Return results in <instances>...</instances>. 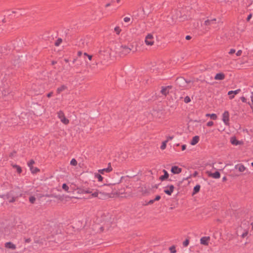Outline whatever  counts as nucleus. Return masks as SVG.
<instances>
[{"mask_svg": "<svg viewBox=\"0 0 253 253\" xmlns=\"http://www.w3.org/2000/svg\"><path fill=\"white\" fill-rule=\"evenodd\" d=\"M79 192L81 194H90L91 198L98 197L99 194L102 193L98 190V189H94L91 188H83L79 190Z\"/></svg>", "mask_w": 253, "mask_h": 253, "instance_id": "f257e3e1", "label": "nucleus"}, {"mask_svg": "<svg viewBox=\"0 0 253 253\" xmlns=\"http://www.w3.org/2000/svg\"><path fill=\"white\" fill-rule=\"evenodd\" d=\"M191 83L190 80L187 81L183 77L177 78L175 81V84L177 86H179L181 89L189 88V84Z\"/></svg>", "mask_w": 253, "mask_h": 253, "instance_id": "f03ea898", "label": "nucleus"}, {"mask_svg": "<svg viewBox=\"0 0 253 253\" xmlns=\"http://www.w3.org/2000/svg\"><path fill=\"white\" fill-rule=\"evenodd\" d=\"M98 190L102 193L101 194H99L98 197L99 198L101 199L105 196H108L110 192H112V188L110 185H106L104 186V192H102L99 190Z\"/></svg>", "mask_w": 253, "mask_h": 253, "instance_id": "7ed1b4c3", "label": "nucleus"}, {"mask_svg": "<svg viewBox=\"0 0 253 253\" xmlns=\"http://www.w3.org/2000/svg\"><path fill=\"white\" fill-rule=\"evenodd\" d=\"M131 49L126 45H122L119 48V52L121 56H125L128 54Z\"/></svg>", "mask_w": 253, "mask_h": 253, "instance_id": "20e7f679", "label": "nucleus"}, {"mask_svg": "<svg viewBox=\"0 0 253 253\" xmlns=\"http://www.w3.org/2000/svg\"><path fill=\"white\" fill-rule=\"evenodd\" d=\"M57 114H58V117L60 119L61 122L62 123H63L65 125H67L68 124H69V120L67 118H66L64 113L62 111H59L58 112Z\"/></svg>", "mask_w": 253, "mask_h": 253, "instance_id": "39448f33", "label": "nucleus"}, {"mask_svg": "<svg viewBox=\"0 0 253 253\" xmlns=\"http://www.w3.org/2000/svg\"><path fill=\"white\" fill-rule=\"evenodd\" d=\"M145 42L148 45H152L154 42L153 35L151 34H148L145 37Z\"/></svg>", "mask_w": 253, "mask_h": 253, "instance_id": "423d86ee", "label": "nucleus"}, {"mask_svg": "<svg viewBox=\"0 0 253 253\" xmlns=\"http://www.w3.org/2000/svg\"><path fill=\"white\" fill-rule=\"evenodd\" d=\"M35 164V161L33 160H31L28 163V166L29 167L32 173H36L40 171V169L36 167H33V165Z\"/></svg>", "mask_w": 253, "mask_h": 253, "instance_id": "0eeeda50", "label": "nucleus"}, {"mask_svg": "<svg viewBox=\"0 0 253 253\" xmlns=\"http://www.w3.org/2000/svg\"><path fill=\"white\" fill-rule=\"evenodd\" d=\"M222 121L224 124L228 125L229 121V114L227 111H225L222 114Z\"/></svg>", "mask_w": 253, "mask_h": 253, "instance_id": "6e6552de", "label": "nucleus"}, {"mask_svg": "<svg viewBox=\"0 0 253 253\" xmlns=\"http://www.w3.org/2000/svg\"><path fill=\"white\" fill-rule=\"evenodd\" d=\"M174 189V186L172 185H170L166 187L164 191L166 194L170 196L173 193Z\"/></svg>", "mask_w": 253, "mask_h": 253, "instance_id": "1a4fd4ad", "label": "nucleus"}, {"mask_svg": "<svg viewBox=\"0 0 253 253\" xmlns=\"http://www.w3.org/2000/svg\"><path fill=\"white\" fill-rule=\"evenodd\" d=\"M112 170V168L111 165V163L108 164V167L107 168L101 169L98 170V172L100 174H103L105 172L109 173Z\"/></svg>", "mask_w": 253, "mask_h": 253, "instance_id": "9d476101", "label": "nucleus"}, {"mask_svg": "<svg viewBox=\"0 0 253 253\" xmlns=\"http://www.w3.org/2000/svg\"><path fill=\"white\" fill-rule=\"evenodd\" d=\"M210 240V237L209 236L203 237L200 239V243L202 245L208 246Z\"/></svg>", "mask_w": 253, "mask_h": 253, "instance_id": "9b49d317", "label": "nucleus"}, {"mask_svg": "<svg viewBox=\"0 0 253 253\" xmlns=\"http://www.w3.org/2000/svg\"><path fill=\"white\" fill-rule=\"evenodd\" d=\"M235 169H238L240 172H244L246 169V168L242 164L236 165Z\"/></svg>", "mask_w": 253, "mask_h": 253, "instance_id": "f8f14e48", "label": "nucleus"}, {"mask_svg": "<svg viewBox=\"0 0 253 253\" xmlns=\"http://www.w3.org/2000/svg\"><path fill=\"white\" fill-rule=\"evenodd\" d=\"M182 171V169L177 166H173L171 169V171L173 174H178Z\"/></svg>", "mask_w": 253, "mask_h": 253, "instance_id": "ddd939ff", "label": "nucleus"}, {"mask_svg": "<svg viewBox=\"0 0 253 253\" xmlns=\"http://www.w3.org/2000/svg\"><path fill=\"white\" fill-rule=\"evenodd\" d=\"M208 175L210 177H211L213 178L217 179L220 178V174L218 171H215L214 173L211 172H208Z\"/></svg>", "mask_w": 253, "mask_h": 253, "instance_id": "4468645a", "label": "nucleus"}, {"mask_svg": "<svg viewBox=\"0 0 253 253\" xmlns=\"http://www.w3.org/2000/svg\"><path fill=\"white\" fill-rule=\"evenodd\" d=\"M240 91V89H238L235 90H231L228 92V94L229 95L230 98L232 99L234 98V95L238 94Z\"/></svg>", "mask_w": 253, "mask_h": 253, "instance_id": "2eb2a0df", "label": "nucleus"}, {"mask_svg": "<svg viewBox=\"0 0 253 253\" xmlns=\"http://www.w3.org/2000/svg\"><path fill=\"white\" fill-rule=\"evenodd\" d=\"M225 75L222 73H219L216 74L214 79L216 80H223L225 79Z\"/></svg>", "mask_w": 253, "mask_h": 253, "instance_id": "dca6fc26", "label": "nucleus"}, {"mask_svg": "<svg viewBox=\"0 0 253 253\" xmlns=\"http://www.w3.org/2000/svg\"><path fill=\"white\" fill-rule=\"evenodd\" d=\"M5 247L12 250H15L16 249V246L10 242H6L5 244Z\"/></svg>", "mask_w": 253, "mask_h": 253, "instance_id": "f3484780", "label": "nucleus"}, {"mask_svg": "<svg viewBox=\"0 0 253 253\" xmlns=\"http://www.w3.org/2000/svg\"><path fill=\"white\" fill-rule=\"evenodd\" d=\"M163 172L164 173V174L163 175H162L160 177L159 179L161 181H164L167 179L169 177V174L167 171L165 169L163 170Z\"/></svg>", "mask_w": 253, "mask_h": 253, "instance_id": "a211bd4d", "label": "nucleus"}, {"mask_svg": "<svg viewBox=\"0 0 253 253\" xmlns=\"http://www.w3.org/2000/svg\"><path fill=\"white\" fill-rule=\"evenodd\" d=\"M216 19L214 18L211 20H207L205 21L204 24L206 26L212 25L215 24Z\"/></svg>", "mask_w": 253, "mask_h": 253, "instance_id": "6ab92c4d", "label": "nucleus"}, {"mask_svg": "<svg viewBox=\"0 0 253 253\" xmlns=\"http://www.w3.org/2000/svg\"><path fill=\"white\" fill-rule=\"evenodd\" d=\"M199 141V137L198 136H195L193 137L190 144L192 145H196Z\"/></svg>", "mask_w": 253, "mask_h": 253, "instance_id": "aec40b11", "label": "nucleus"}, {"mask_svg": "<svg viewBox=\"0 0 253 253\" xmlns=\"http://www.w3.org/2000/svg\"><path fill=\"white\" fill-rule=\"evenodd\" d=\"M67 88V87L65 85H62L61 86L57 88L56 92L58 94H60L61 92L64 91Z\"/></svg>", "mask_w": 253, "mask_h": 253, "instance_id": "412c9836", "label": "nucleus"}, {"mask_svg": "<svg viewBox=\"0 0 253 253\" xmlns=\"http://www.w3.org/2000/svg\"><path fill=\"white\" fill-rule=\"evenodd\" d=\"M230 142L234 145H238L240 144V142L238 141L235 137H232L230 139Z\"/></svg>", "mask_w": 253, "mask_h": 253, "instance_id": "4be33fe9", "label": "nucleus"}, {"mask_svg": "<svg viewBox=\"0 0 253 253\" xmlns=\"http://www.w3.org/2000/svg\"><path fill=\"white\" fill-rule=\"evenodd\" d=\"M161 93L162 94L166 96L167 94L169 93V90L165 86H163L161 90Z\"/></svg>", "mask_w": 253, "mask_h": 253, "instance_id": "5701e85b", "label": "nucleus"}, {"mask_svg": "<svg viewBox=\"0 0 253 253\" xmlns=\"http://www.w3.org/2000/svg\"><path fill=\"white\" fill-rule=\"evenodd\" d=\"M200 187H201V186L200 185H199V184L196 185L194 187L193 194H195L197 193L200 191Z\"/></svg>", "mask_w": 253, "mask_h": 253, "instance_id": "b1692460", "label": "nucleus"}, {"mask_svg": "<svg viewBox=\"0 0 253 253\" xmlns=\"http://www.w3.org/2000/svg\"><path fill=\"white\" fill-rule=\"evenodd\" d=\"M95 177L98 179V181H102L103 178L100 173H96L95 174Z\"/></svg>", "mask_w": 253, "mask_h": 253, "instance_id": "393cba45", "label": "nucleus"}, {"mask_svg": "<svg viewBox=\"0 0 253 253\" xmlns=\"http://www.w3.org/2000/svg\"><path fill=\"white\" fill-rule=\"evenodd\" d=\"M2 94L3 95V96H6V94H9V97H10L11 95L9 94V90L8 89H7V88H5L4 89H3L2 91ZM11 96H12L11 95Z\"/></svg>", "mask_w": 253, "mask_h": 253, "instance_id": "a878e982", "label": "nucleus"}, {"mask_svg": "<svg viewBox=\"0 0 253 253\" xmlns=\"http://www.w3.org/2000/svg\"><path fill=\"white\" fill-rule=\"evenodd\" d=\"M13 167L16 169V170H17V172L18 173H21L22 169H21V168L20 166H19L18 165H15L13 166Z\"/></svg>", "mask_w": 253, "mask_h": 253, "instance_id": "bb28decb", "label": "nucleus"}, {"mask_svg": "<svg viewBox=\"0 0 253 253\" xmlns=\"http://www.w3.org/2000/svg\"><path fill=\"white\" fill-rule=\"evenodd\" d=\"M168 142V141H164L163 142L161 146V149L162 150H164L166 148L167 143Z\"/></svg>", "mask_w": 253, "mask_h": 253, "instance_id": "cd10ccee", "label": "nucleus"}, {"mask_svg": "<svg viewBox=\"0 0 253 253\" xmlns=\"http://www.w3.org/2000/svg\"><path fill=\"white\" fill-rule=\"evenodd\" d=\"M207 116H210L211 117V118L213 120H215L217 119V116L215 114H207Z\"/></svg>", "mask_w": 253, "mask_h": 253, "instance_id": "c85d7f7f", "label": "nucleus"}, {"mask_svg": "<svg viewBox=\"0 0 253 253\" xmlns=\"http://www.w3.org/2000/svg\"><path fill=\"white\" fill-rule=\"evenodd\" d=\"M62 39H60V38L58 39V40L55 42V43H54L55 45V46H59V45L61 44V43L62 42Z\"/></svg>", "mask_w": 253, "mask_h": 253, "instance_id": "c756f323", "label": "nucleus"}, {"mask_svg": "<svg viewBox=\"0 0 253 253\" xmlns=\"http://www.w3.org/2000/svg\"><path fill=\"white\" fill-rule=\"evenodd\" d=\"M70 164L72 166H76L77 165V162L75 159H72L70 162Z\"/></svg>", "mask_w": 253, "mask_h": 253, "instance_id": "7c9ffc66", "label": "nucleus"}, {"mask_svg": "<svg viewBox=\"0 0 253 253\" xmlns=\"http://www.w3.org/2000/svg\"><path fill=\"white\" fill-rule=\"evenodd\" d=\"M184 101L186 103L190 102L191 101V99L190 97L188 96H186L184 99Z\"/></svg>", "mask_w": 253, "mask_h": 253, "instance_id": "2f4dec72", "label": "nucleus"}, {"mask_svg": "<svg viewBox=\"0 0 253 253\" xmlns=\"http://www.w3.org/2000/svg\"><path fill=\"white\" fill-rule=\"evenodd\" d=\"M114 30L117 35H119L121 31V29L119 27H116L114 29Z\"/></svg>", "mask_w": 253, "mask_h": 253, "instance_id": "473e14b6", "label": "nucleus"}, {"mask_svg": "<svg viewBox=\"0 0 253 253\" xmlns=\"http://www.w3.org/2000/svg\"><path fill=\"white\" fill-rule=\"evenodd\" d=\"M62 188L63 189H64L65 191L68 192V190H69V187L68 186L65 184V183H64L63 185H62Z\"/></svg>", "mask_w": 253, "mask_h": 253, "instance_id": "72a5a7b5", "label": "nucleus"}, {"mask_svg": "<svg viewBox=\"0 0 253 253\" xmlns=\"http://www.w3.org/2000/svg\"><path fill=\"white\" fill-rule=\"evenodd\" d=\"M36 201V198L34 196H31L29 198V201L31 203L34 204Z\"/></svg>", "mask_w": 253, "mask_h": 253, "instance_id": "f704fd0d", "label": "nucleus"}, {"mask_svg": "<svg viewBox=\"0 0 253 253\" xmlns=\"http://www.w3.org/2000/svg\"><path fill=\"white\" fill-rule=\"evenodd\" d=\"M84 57H87L88 59L89 60H91V59H92V55H89V54H87V53H86V52H84Z\"/></svg>", "mask_w": 253, "mask_h": 253, "instance_id": "c9c22d12", "label": "nucleus"}, {"mask_svg": "<svg viewBox=\"0 0 253 253\" xmlns=\"http://www.w3.org/2000/svg\"><path fill=\"white\" fill-rule=\"evenodd\" d=\"M189 244V241L188 239H186L185 241H184L183 243V245L184 247H187Z\"/></svg>", "mask_w": 253, "mask_h": 253, "instance_id": "e433bc0d", "label": "nucleus"}, {"mask_svg": "<svg viewBox=\"0 0 253 253\" xmlns=\"http://www.w3.org/2000/svg\"><path fill=\"white\" fill-rule=\"evenodd\" d=\"M169 250L171 253H175L176 252L175 247L173 246L170 247Z\"/></svg>", "mask_w": 253, "mask_h": 253, "instance_id": "4c0bfd02", "label": "nucleus"}, {"mask_svg": "<svg viewBox=\"0 0 253 253\" xmlns=\"http://www.w3.org/2000/svg\"><path fill=\"white\" fill-rule=\"evenodd\" d=\"M248 234V231L247 230H246L242 235L241 237L242 238H245Z\"/></svg>", "mask_w": 253, "mask_h": 253, "instance_id": "58836bf2", "label": "nucleus"}, {"mask_svg": "<svg viewBox=\"0 0 253 253\" xmlns=\"http://www.w3.org/2000/svg\"><path fill=\"white\" fill-rule=\"evenodd\" d=\"M242 53V51L241 50H239L236 53V55L237 56H240L241 55Z\"/></svg>", "mask_w": 253, "mask_h": 253, "instance_id": "ea45409f", "label": "nucleus"}, {"mask_svg": "<svg viewBox=\"0 0 253 253\" xmlns=\"http://www.w3.org/2000/svg\"><path fill=\"white\" fill-rule=\"evenodd\" d=\"M207 126H211L213 125V122L212 121H209L207 124Z\"/></svg>", "mask_w": 253, "mask_h": 253, "instance_id": "a19ab883", "label": "nucleus"}, {"mask_svg": "<svg viewBox=\"0 0 253 253\" xmlns=\"http://www.w3.org/2000/svg\"><path fill=\"white\" fill-rule=\"evenodd\" d=\"M130 18L129 17H126L124 19V21L125 22H128L130 21Z\"/></svg>", "mask_w": 253, "mask_h": 253, "instance_id": "79ce46f5", "label": "nucleus"}, {"mask_svg": "<svg viewBox=\"0 0 253 253\" xmlns=\"http://www.w3.org/2000/svg\"><path fill=\"white\" fill-rule=\"evenodd\" d=\"M235 51H236L235 49L232 48L229 50L228 53L229 54H232L234 53L235 52Z\"/></svg>", "mask_w": 253, "mask_h": 253, "instance_id": "37998d69", "label": "nucleus"}, {"mask_svg": "<svg viewBox=\"0 0 253 253\" xmlns=\"http://www.w3.org/2000/svg\"><path fill=\"white\" fill-rule=\"evenodd\" d=\"M51 195L52 196H51V197H52V198H57L58 199H61V197L59 195H54V194H51Z\"/></svg>", "mask_w": 253, "mask_h": 253, "instance_id": "c03bdc74", "label": "nucleus"}, {"mask_svg": "<svg viewBox=\"0 0 253 253\" xmlns=\"http://www.w3.org/2000/svg\"><path fill=\"white\" fill-rule=\"evenodd\" d=\"M173 138V136H169L167 137V139L166 141H168V142L169 141L172 140Z\"/></svg>", "mask_w": 253, "mask_h": 253, "instance_id": "a18cd8bd", "label": "nucleus"}, {"mask_svg": "<svg viewBox=\"0 0 253 253\" xmlns=\"http://www.w3.org/2000/svg\"><path fill=\"white\" fill-rule=\"evenodd\" d=\"M241 100H242V101L243 102L245 103V102H247V99H246V98L245 97H244V96H242V97H241Z\"/></svg>", "mask_w": 253, "mask_h": 253, "instance_id": "49530a36", "label": "nucleus"}, {"mask_svg": "<svg viewBox=\"0 0 253 253\" xmlns=\"http://www.w3.org/2000/svg\"><path fill=\"white\" fill-rule=\"evenodd\" d=\"M15 201V197H12L9 201V203H13Z\"/></svg>", "mask_w": 253, "mask_h": 253, "instance_id": "de8ad7c7", "label": "nucleus"}, {"mask_svg": "<svg viewBox=\"0 0 253 253\" xmlns=\"http://www.w3.org/2000/svg\"><path fill=\"white\" fill-rule=\"evenodd\" d=\"M161 199V196L159 195H157L156 196L155 198L154 199L155 201H159Z\"/></svg>", "mask_w": 253, "mask_h": 253, "instance_id": "09e8293b", "label": "nucleus"}, {"mask_svg": "<svg viewBox=\"0 0 253 253\" xmlns=\"http://www.w3.org/2000/svg\"><path fill=\"white\" fill-rule=\"evenodd\" d=\"M252 14L250 13V14L248 16V17H247V20L248 21H250V20L251 19V18H252Z\"/></svg>", "mask_w": 253, "mask_h": 253, "instance_id": "8fccbe9b", "label": "nucleus"}, {"mask_svg": "<svg viewBox=\"0 0 253 253\" xmlns=\"http://www.w3.org/2000/svg\"><path fill=\"white\" fill-rule=\"evenodd\" d=\"M154 202H155V200H154V199H153V200H150V201L148 202V204H149V205L152 204H153Z\"/></svg>", "mask_w": 253, "mask_h": 253, "instance_id": "3c124183", "label": "nucleus"}, {"mask_svg": "<svg viewBox=\"0 0 253 253\" xmlns=\"http://www.w3.org/2000/svg\"><path fill=\"white\" fill-rule=\"evenodd\" d=\"M186 145L184 144L183 145H182V151H184L186 149Z\"/></svg>", "mask_w": 253, "mask_h": 253, "instance_id": "603ef678", "label": "nucleus"}, {"mask_svg": "<svg viewBox=\"0 0 253 253\" xmlns=\"http://www.w3.org/2000/svg\"><path fill=\"white\" fill-rule=\"evenodd\" d=\"M77 54H78V56L80 57V56H82V51H79L78 52Z\"/></svg>", "mask_w": 253, "mask_h": 253, "instance_id": "864d4df0", "label": "nucleus"}, {"mask_svg": "<svg viewBox=\"0 0 253 253\" xmlns=\"http://www.w3.org/2000/svg\"><path fill=\"white\" fill-rule=\"evenodd\" d=\"M185 39H186L187 40H190V39H191V36H189V35H188V36H186Z\"/></svg>", "mask_w": 253, "mask_h": 253, "instance_id": "5fc2aeb1", "label": "nucleus"}, {"mask_svg": "<svg viewBox=\"0 0 253 253\" xmlns=\"http://www.w3.org/2000/svg\"><path fill=\"white\" fill-rule=\"evenodd\" d=\"M165 87L169 90V92L170 89H171L172 88V86L170 85H169V86H165Z\"/></svg>", "mask_w": 253, "mask_h": 253, "instance_id": "6e6d98bb", "label": "nucleus"}, {"mask_svg": "<svg viewBox=\"0 0 253 253\" xmlns=\"http://www.w3.org/2000/svg\"><path fill=\"white\" fill-rule=\"evenodd\" d=\"M52 95V92H49V93H48V94H47V96L48 97H51Z\"/></svg>", "mask_w": 253, "mask_h": 253, "instance_id": "4d7b16f0", "label": "nucleus"}, {"mask_svg": "<svg viewBox=\"0 0 253 253\" xmlns=\"http://www.w3.org/2000/svg\"><path fill=\"white\" fill-rule=\"evenodd\" d=\"M31 242V239L30 238L27 239L25 240V242L29 243Z\"/></svg>", "mask_w": 253, "mask_h": 253, "instance_id": "13d9d810", "label": "nucleus"}, {"mask_svg": "<svg viewBox=\"0 0 253 253\" xmlns=\"http://www.w3.org/2000/svg\"><path fill=\"white\" fill-rule=\"evenodd\" d=\"M44 196L46 197H51V196H52L51 195V194H46Z\"/></svg>", "mask_w": 253, "mask_h": 253, "instance_id": "bf43d9fd", "label": "nucleus"}, {"mask_svg": "<svg viewBox=\"0 0 253 253\" xmlns=\"http://www.w3.org/2000/svg\"><path fill=\"white\" fill-rule=\"evenodd\" d=\"M251 99L252 103L253 105V94H252L251 96Z\"/></svg>", "mask_w": 253, "mask_h": 253, "instance_id": "052dcab7", "label": "nucleus"}, {"mask_svg": "<svg viewBox=\"0 0 253 253\" xmlns=\"http://www.w3.org/2000/svg\"><path fill=\"white\" fill-rule=\"evenodd\" d=\"M110 5H111V3H108L106 4L105 7H108V6H109Z\"/></svg>", "mask_w": 253, "mask_h": 253, "instance_id": "680f3d73", "label": "nucleus"}, {"mask_svg": "<svg viewBox=\"0 0 253 253\" xmlns=\"http://www.w3.org/2000/svg\"><path fill=\"white\" fill-rule=\"evenodd\" d=\"M64 60H65V61L66 63L68 62V61H68V59H64Z\"/></svg>", "mask_w": 253, "mask_h": 253, "instance_id": "e2e57ef3", "label": "nucleus"}, {"mask_svg": "<svg viewBox=\"0 0 253 253\" xmlns=\"http://www.w3.org/2000/svg\"><path fill=\"white\" fill-rule=\"evenodd\" d=\"M56 62L55 61H52V65H54Z\"/></svg>", "mask_w": 253, "mask_h": 253, "instance_id": "0e129e2a", "label": "nucleus"}, {"mask_svg": "<svg viewBox=\"0 0 253 253\" xmlns=\"http://www.w3.org/2000/svg\"><path fill=\"white\" fill-rule=\"evenodd\" d=\"M222 179H223V181L226 180V177H223Z\"/></svg>", "mask_w": 253, "mask_h": 253, "instance_id": "69168bd1", "label": "nucleus"}, {"mask_svg": "<svg viewBox=\"0 0 253 253\" xmlns=\"http://www.w3.org/2000/svg\"><path fill=\"white\" fill-rule=\"evenodd\" d=\"M2 22H3V23H5V18H4V19L2 20Z\"/></svg>", "mask_w": 253, "mask_h": 253, "instance_id": "338daca9", "label": "nucleus"}, {"mask_svg": "<svg viewBox=\"0 0 253 253\" xmlns=\"http://www.w3.org/2000/svg\"><path fill=\"white\" fill-rule=\"evenodd\" d=\"M251 225H252V229L253 230V222H252V223H251Z\"/></svg>", "mask_w": 253, "mask_h": 253, "instance_id": "774afa93", "label": "nucleus"}]
</instances>
